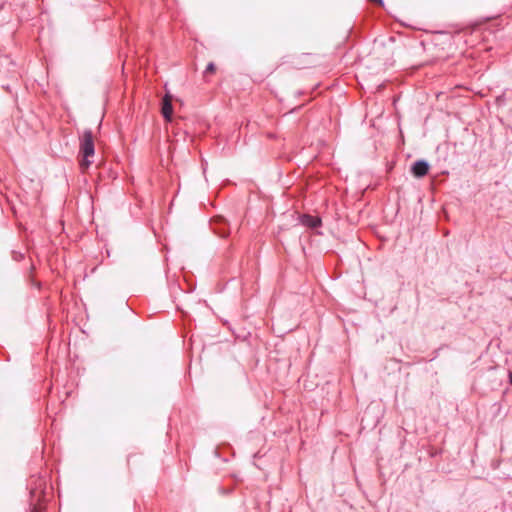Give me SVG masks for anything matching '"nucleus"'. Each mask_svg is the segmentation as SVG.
Wrapping results in <instances>:
<instances>
[{"label":"nucleus","mask_w":512,"mask_h":512,"mask_svg":"<svg viewBox=\"0 0 512 512\" xmlns=\"http://www.w3.org/2000/svg\"><path fill=\"white\" fill-rule=\"evenodd\" d=\"M162 115L167 121H171L172 119V102H171V96L166 94L163 98V104H162Z\"/></svg>","instance_id":"obj_4"},{"label":"nucleus","mask_w":512,"mask_h":512,"mask_svg":"<svg viewBox=\"0 0 512 512\" xmlns=\"http://www.w3.org/2000/svg\"><path fill=\"white\" fill-rule=\"evenodd\" d=\"M31 512H41V511H40L39 509H37V508H33V509L31 510Z\"/></svg>","instance_id":"obj_8"},{"label":"nucleus","mask_w":512,"mask_h":512,"mask_svg":"<svg viewBox=\"0 0 512 512\" xmlns=\"http://www.w3.org/2000/svg\"><path fill=\"white\" fill-rule=\"evenodd\" d=\"M300 223L309 228H316L321 226V218L318 216H311L308 214H303L300 216Z\"/></svg>","instance_id":"obj_2"},{"label":"nucleus","mask_w":512,"mask_h":512,"mask_svg":"<svg viewBox=\"0 0 512 512\" xmlns=\"http://www.w3.org/2000/svg\"><path fill=\"white\" fill-rule=\"evenodd\" d=\"M371 122H372V126H374V127H380V123L378 124V122H380V117L372 118V119H371Z\"/></svg>","instance_id":"obj_6"},{"label":"nucleus","mask_w":512,"mask_h":512,"mask_svg":"<svg viewBox=\"0 0 512 512\" xmlns=\"http://www.w3.org/2000/svg\"><path fill=\"white\" fill-rule=\"evenodd\" d=\"M509 378H510V383L512 384V371L509 374Z\"/></svg>","instance_id":"obj_9"},{"label":"nucleus","mask_w":512,"mask_h":512,"mask_svg":"<svg viewBox=\"0 0 512 512\" xmlns=\"http://www.w3.org/2000/svg\"><path fill=\"white\" fill-rule=\"evenodd\" d=\"M429 171V165L423 160L416 161L412 166V173L415 177H423Z\"/></svg>","instance_id":"obj_3"},{"label":"nucleus","mask_w":512,"mask_h":512,"mask_svg":"<svg viewBox=\"0 0 512 512\" xmlns=\"http://www.w3.org/2000/svg\"><path fill=\"white\" fill-rule=\"evenodd\" d=\"M360 77H361L363 80H366V72H365V71H361V72H360Z\"/></svg>","instance_id":"obj_7"},{"label":"nucleus","mask_w":512,"mask_h":512,"mask_svg":"<svg viewBox=\"0 0 512 512\" xmlns=\"http://www.w3.org/2000/svg\"><path fill=\"white\" fill-rule=\"evenodd\" d=\"M216 70V67H215V64L213 62H210L208 63V65L206 66V69H205V74H208V73H214Z\"/></svg>","instance_id":"obj_5"},{"label":"nucleus","mask_w":512,"mask_h":512,"mask_svg":"<svg viewBox=\"0 0 512 512\" xmlns=\"http://www.w3.org/2000/svg\"><path fill=\"white\" fill-rule=\"evenodd\" d=\"M79 152L82 155L80 166L87 169L92 163L95 154L94 139L91 130H85L79 139Z\"/></svg>","instance_id":"obj_1"}]
</instances>
